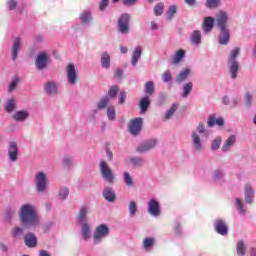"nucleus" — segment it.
Wrapping results in <instances>:
<instances>
[{
	"instance_id": "1",
	"label": "nucleus",
	"mask_w": 256,
	"mask_h": 256,
	"mask_svg": "<svg viewBox=\"0 0 256 256\" xmlns=\"http://www.w3.org/2000/svg\"><path fill=\"white\" fill-rule=\"evenodd\" d=\"M20 219L24 227H35V225H39V215H37L35 207L29 204L21 207Z\"/></svg>"
},
{
	"instance_id": "2",
	"label": "nucleus",
	"mask_w": 256,
	"mask_h": 256,
	"mask_svg": "<svg viewBox=\"0 0 256 256\" xmlns=\"http://www.w3.org/2000/svg\"><path fill=\"white\" fill-rule=\"evenodd\" d=\"M239 56V48L232 50L228 63H229V72L233 79H237V71H239V63L235 61Z\"/></svg>"
},
{
	"instance_id": "3",
	"label": "nucleus",
	"mask_w": 256,
	"mask_h": 256,
	"mask_svg": "<svg viewBox=\"0 0 256 256\" xmlns=\"http://www.w3.org/2000/svg\"><path fill=\"white\" fill-rule=\"evenodd\" d=\"M107 235H109V227L105 224L99 225L94 232V242L99 243Z\"/></svg>"
},
{
	"instance_id": "4",
	"label": "nucleus",
	"mask_w": 256,
	"mask_h": 256,
	"mask_svg": "<svg viewBox=\"0 0 256 256\" xmlns=\"http://www.w3.org/2000/svg\"><path fill=\"white\" fill-rule=\"evenodd\" d=\"M100 170L102 177L108 181V183H113V172L111 171V168H109V165H107V162L101 161Z\"/></svg>"
},
{
	"instance_id": "5",
	"label": "nucleus",
	"mask_w": 256,
	"mask_h": 256,
	"mask_svg": "<svg viewBox=\"0 0 256 256\" xmlns=\"http://www.w3.org/2000/svg\"><path fill=\"white\" fill-rule=\"evenodd\" d=\"M143 127V118H136L129 123V131L132 135H139Z\"/></svg>"
},
{
	"instance_id": "6",
	"label": "nucleus",
	"mask_w": 256,
	"mask_h": 256,
	"mask_svg": "<svg viewBox=\"0 0 256 256\" xmlns=\"http://www.w3.org/2000/svg\"><path fill=\"white\" fill-rule=\"evenodd\" d=\"M129 19H130L129 14H123L118 19V29H119L120 33H128L129 32Z\"/></svg>"
},
{
	"instance_id": "7",
	"label": "nucleus",
	"mask_w": 256,
	"mask_h": 256,
	"mask_svg": "<svg viewBox=\"0 0 256 256\" xmlns=\"http://www.w3.org/2000/svg\"><path fill=\"white\" fill-rule=\"evenodd\" d=\"M148 212L150 215H153V217L159 216L161 213V207L159 206V202L155 199H152L148 202Z\"/></svg>"
},
{
	"instance_id": "8",
	"label": "nucleus",
	"mask_w": 256,
	"mask_h": 256,
	"mask_svg": "<svg viewBox=\"0 0 256 256\" xmlns=\"http://www.w3.org/2000/svg\"><path fill=\"white\" fill-rule=\"evenodd\" d=\"M227 13L224 11H220L216 14V23L219 29H226L227 28V21H228Z\"/></svg>"
},
{
	"instance_id": "9",
	"label": "nucleus",
	"mask_w": 256,
	"mask_h": 256,
	"mask_svg": "<svg viewBox=\"0 0 256 256\" xmlns=\"http://www.w3.org/2000/svg\"><path fill=\"white\" fill-rule=\"evenodd\" d=\"M67 79L70 85H75L77 81V71L73 64H68L67 66Z\"/></svg>"
},
{
	"instance_id": "10",
	"label": "nucleus",
	"mask_w": 256,
	"mask_h": 256,
	"mask_svg": "<svg viewBox=\"0 0 256 256\" xmlns=\"http://www.w3.org/2000/svg\"><path fill=\"white\" fill-rule=\"evenodd\" d=\"M214 227L219 235H227L229 228L225 221L218 219L214 222Z\"/></svg>"
},
{
	"instance_id": "11",
	"label": "nucleus",
	"mask_w": 256,
	"mask_h": 256,
	"mask_svg": "<svg viewBox=\"0 0 256 256\" xmlns=\"http://www.w3.org/2000/svg\"><path fill=\"white\" fill-rule=\"evenodd\" d=\"M36 185L38 191H45V187H47V177L43 174V172H39L36 176Z\"/></svg>"
},
{
	"instance_id": "12",
	"label": "nucleus",
	"mask_w": 256,
	"mask_h": 256,
	"mask_svg": "<svg viewBox=\"0 0 256 256\" xmlns=\"http://www.w3.org/2000/svg\"><path fill=\"white\" fill-rule=\"evenodd\" d=\"M48 59L49 57L47 56V53L45 52L40 53L36 59L37 69H45L47 67Z\"/></svg>"
},
{
	"instance_id": "13",
	"label": "nucleus",
	"mask_w": 256,
	"mask_h": 256,
	"mask_svg": "<svg viewBox=\"0 0 256 256\" xmlns=\"http://www.w3.org/2000/svg\"><path fill=\"white\" fill-rule=\"evenodd\" d=\"M244 195L246 203H253V199L255 198V191L253 190V187L251 185H245Z\"/></svg>"
},
{
	"instance_id": "14",
	"label": "nucleus",
	"mask_w": 256,
	"mask_h": 256,
	"mask_svg": "<svg viewBox=\"0 0 256 256\" xmlns=\"http://www.w3.org/2000/svg\"><path fill=\"white\" fill-rule=\"evenodd\" d=\"M155 145H157V140L153 139L144 144H141L137 148V151H139V153H145V151H149V149H153V147H155Z\"/></svg>"
},
{
	"instance_id": "15",
	"label": "nucleus",
	"mask_w": 256,
	"mask_h": 256,
	"mask_svg": "<svg viewBox=\"0 0 256 256\" xmlns=\"http://www.w3.org/2000/svg\"><path fill=\"white\" fill-rule=\"evenodd\" d=\"M220 37H219V43L221 45H227L229 43V29L227 28H220Z\"/></svg>"
},
{
	"instance_id": "16",
	"label": "nucleus",
	"mask_w": 256,
	"mask_h": 256,
	"mask_svg": "<svg viewBox=\"0 0 256 256\" xmlns=\"http://www.w3.org/2000/svg\"><path fill=\"white\" fill-rule=\"evenodd\" d=\"M214 23L215 19L211 16H208L204 19L203 29L205 33H209V31H212Z\"/></svg>"
},
{
	"instance_id": "17",
	"label": "nucleus",
	"mask_w": 256,
	"mask_h": 256,
	"mask_svg": "<svg viewBox=\"0 0 256 256\" xmlns=\"http://www.w3.org/2000/svg\"><path fill=\"white\" fill-rule=\"evenodd\" d=\"M17 154H18V149H17V144L15 142L10 143L8 155L10 157L11 161H17Z\"/></svg>"
},
{
	"instance_id": "18",
	"label": "nucleus",
	"mask_w": 256,
	"mask_h": 256,
	"mask_svg": "<svg viewBox=\"0 0 256 256\" xmlns=\"http://www.w3.org/2000/svg\"><path fill=\"white\" fill-rule=\"evenodd\" d=\"M21 48V38H16L12 47V59L15 61L17 59V55L19 53V49Z\"/></svg>"
},
{
	"instance_id": "19",
	"label": "nucleus",
	"mask_w": 256,
	"mask_h": 256,
	"mask_svg": "<svg viewBox=\"0 0 256 256\" xmlns=\"http://www.w3.org/2000/svg\"><path fill=\"white\" fill-rule=\"evenodd\" d=\"M24 241L27 247H35L37 245V237L33 233H29L25 236Z\"/></svg>"
},
{
	"instance_id": "20",
	"label": "nucleus",
	"mask_w": 256,
	"mask_h": 256,
	"mask_svg": "<svg viewBox=\"0 0 256 256\" xmlns=\"http://www.w3.org/2000/svg\"><path fill=\"white\" fill-rule=\"evenodd\" d=\"M235 141H237V138L235 137V135H231L224 143L222 151H229V149H231V147L235 145Z\"/></svg>"
},
{
	"instance_id": "21",
	"label": "nucleus",
	"mask_w": 256,
	"mask_h": 256,
	"mask_svg": "<svg viewBox=\"0 0 256 256\" xmlns=\"http://www.w3.org/2000/svg\"><path fill=\"white\" fill-rule=\"evenodd\" d=\"M103 196L106 201H109L110 203L115 201V191L111 188H106L103 192Z\"/></svg>"
},
{
	"instance_id": "22",
	"label": "nucleus",
	"mask_w": 256,
	"mask_h": 256,
	"mask_svg": "<svg viewBox=\"0 0 256 256\" xmlns=\"http://www.w3.org/2000/svg\"><path fill=\"white\" fill-rule=\"evenodd\" d=\"M89 211V207L87 206H82L80 211H79V215H78V220L79 223H85V221H87V213Z\"/></svg>"
},
{
	"instance_id": "23",
	"label": "nucleus",
	"mask_w": 256,
	"mask_h": 256,
	"mask_svg": "<svg viewBox=\"0 0 256 256\" xmlns=\"http://www.w3.org/2000/svg\"><path fill=\"white\" fill-rule=\"evenodd\" d=\"M141 53H142L141 46H138L134 49V52L132 55V65H137V61H139V59H141Z\"/></svg>"
},
{
	"instance_id": "24",
	"label": "nucleus",
	"mask_w": 256,
	"mask_h": 256,
	"mask_svg": "<svg viewBox=\"0 0 256 256\" xmlns=\"http://www.w3.org/2000/svg\"><path fill=\"white\" fill-rule=\"evenodd\" d=\"M192 140L196 151H201V149H203V146L201 145V140L199 139V134L197 132L192 133Z\"/></svg>"
},
{
	"instance_id": "25",
	"label": "nucleus",
	"mask_w": 256,
	"mask_h": 256,
	"mask_svg": "<svg viewBox=\"0 0 256 256\" xmlns=\"http://www.w3.org/2000/svg\"><path fill=\"white\" fill-rule=\"evenodd\" d=\"M149 105H151V100L149 99V97L146 96V97L142 98L140 101L141 113H145V111H147V109H149Z\"/></svg>"
},
{
	"instance_id": "26",
	"label": "nucleus",
	"mask_w": 256,
	"mask_h": 256,
	"mask_svg": "<svg viewBox=\"0 0 256 256\" xmlns=\"http://www.w3.org/2000/svg\"><path fill=\"white\" fill-rule=\"evenodd\" d=\"M189 73H191L189 68H185L182 72H180L179 75L176 76L177 83H182V81H185V79L189 77Z\"/></svg>"
},
{
	"instance_id": "27",
	"label": "nucleus",
	"mask_w": 256,
	"mask_h": 256,
	"mask_svg": "<svg viewBox=\"0 0 256 256\" xmlns=\"http://www.w3.org/2000/svg\"><path fill=\"white\" fill-rule=\"evenodd\" d=\"M27 117H29L28 111H17L13 116L15 121H25V119H27Z\"/></svg>"
},
{
	"instance_id": "28",
	"label": "nucleus",
	"mask_w": 256,
	"mask_h": 256,
	"mask_svg": "<svg viewBox=\"0 0 256 256\" xmlns=\"http://www.w3.org/2000/svg\"><path fill=\"white\" fill-rule=\"evenodd\" d=\"M101 63H102V67H104L105 69H109L110 65H111V57L109 56V54L107 52H104L101 58Z\"/></svg>"
},
{
	"instance_id": "29",
	"label": "nucleus",
	"mask_w": 256,
	"mask_h": 256,
	"mask_svg": "<svg viewBox=\"0 0 256 256\" xmlns=\"http://www.w3.org/2000/svg\"><path fill=\"white\" fill-rule=\"evenodd\" d=\"M183 57H185V51L184 50H178L173 59H172V64L173 65H177V63H179L180 61L183 60Z\"/></svg>"
},
{
	"instance_id": "30",
	"label": "nucleus",
	"mask_w": 256,
	"mask_h": 256,
	"mask_svg": "<svg viewBox=\"0 0 256 256\" xmlns=\"http://www.w3.org/2000/svg\"><path fill=\"white\" fill-rule=\"evenodd\" d=\"M82 236L83 239L87 240L89 237H91V228L89 227V224L84 223L82 224Z\"/></svg>"
},
{
	"instance_id": "31",
	"label": "nucleus",
	"mask_w": 256,
	"mask_h": 256,
	"mask_svg": "<svg viewBox=\"0 0 256 256\" xmlns=\"http://www.w3.org/2000/svg\"><path fill=\"white\" fill-rule=\"evenodd\" d=\"M46 93L53 95V93H57V84L54 82H48L45 86Z\"/></svg>"
},
{
	"instance_id": "32",
	"label": "nucleus",
	"mask_w": 256,
	"mask_h": 256,
	"mask_svg": "<svg viewBox=\"0 0 256 256\" xmlns=\"http://www.w3.org/2000/svg\"><path fill=\"white\" fill-rule=\"evenodd\" d=\"M191 41L192 43L199 45V43H201V32L198 30L194 31L191 36Z\"/></svg>"
},
{
	"instance_id": "33",
	"label": "nucleus",
	"mask_w": 256,
	"mask_h": 256,
	"mask_svg": "<svg viewBox=\"0 0 256 256\" xmlns=\"http://www.w3.org/2000/svg\"><path fill=\"white\" fill-rule=\"evenodd\" d=\"M4 109H5V111H7V113H11L12 111H14L15 110V99L8 100Z\"/></svg>"
},
{
	"instance_id": "34",
	"label": "nucleus",
	"mask_w": 256,
	"mask_h": 256,
	"mask_svg": "<svg viewBox=\"0 0 256 256\" xmlns=\"http://www.w3.org/2000/svg\"><path fill=\"white\" fill-rule=\"evenodd\" d=\"M154 243H155V239H153V238L144 239V241H143L144 249H146V250L151 249V247H153Z\"/></svg>"
},
{
	"instance_id": "35",
	"label": "nucleus",
	"mask_w": 256,
	"mask_h": 256,
	"mask_svg": "<svg viewBox=\"0 0 256 256\" xmlns=\"http://www.w3.org/2000/svg\"><path fill=\"white\" fill-rule=\"evenodd\" d=\"M218 5H221V0H207L206 2L208 9H215Z\"/></svg>"
},
{
	"instance_id": "36",
	"label": "nucleus",
	"mask_w": 256,
	"mask_h": 256,
	"mask_svg": "<svg viewBox=\"0 0 256 256\" xmlns=\"http://www.w3.org/2000/svg\"><path fill=\"white\" fill-rule=\"evenodd\" d=\"M237 253L239 256L245 255V244L242 240L238 241L237 243Z\"/></svg>"
},
{
	"instance_id": "37",
	"label": "nucleus",
	"mask_w": 256,
	"mask_h": 256,
	"mask_svg": "<svg viewBox=\"0 0 256 256\" xmlns=\"http://www.w3.org/2000/svg\"><path fill=\"white\" fill-rule=\"evenodd\" d=\"M80 19L82 21V23H89L90 19H91V12L89 11H84L81 16Z\"/></svg>"
},
{
	"instance_id": "38",
	"label": "nucleus",
	"mask_w": 256,
	"mask_h": 256,
	"mask_svg": "<svg viewBox=\"0 0 256 256\" xmlns=\"http://www.w3.org/2000/svg\"><path fill=\"white\" fill-rule=\"evenodd\" d=\"M107 117L109 121H115V107L110 106L107 109Z\"/></svg>"
},
{
	"instance_id": "39",
	"label": "nucleus",
	"mask_w": 256,
	"mask_h": 256,
	"mask_svg": "<svg viewBox=\"0 0 256 256\" xmlns=\"http://www.w3.org/2000/svg\"><path fill=\"white\" fill-rule=\"evenodd\" d=\"M178 107H179V104H173L171 109L167 111L165 118L171 119V117H173V113H175V111H177Z\"/></svg>"
},
{
	"instance_id": "40",
	"label": "nucleus",
	"mask_w": 256,
	"mask_h": 256,
	"mask_svg": "<svg viewBox=\"0 0 256 256\" xmlns=\"http://www.w3.org/2000/svg\"><path fill=\"white\" fill-rule=\"evenodd\" d=\"M154 86H153V82L148 81L145 85V91L147 93V95H153V91H154Z\"/></svg>"
},
{
	"instance_id": "41",
	"label": "nucleus",
	"mask_w": 256,
	"mask_h": 256,
	"mask_svg": "<svg viewBox=\"0 0 256 256\" xmlns=\"http://www.w3.org/2000/svg\"><path fill=\"white\" fill-rule=\"evenodd\" d=\"M108 103H109V97L105 96L98 103V109H105V107H107Z\"/></svg>"
},
{
	"instance_id": "42",
	"label": "nucleus",
	"mask_w": 256,
	"mask_h": 256,
	"mask_svg": "<svg viewBox=\"0 0 256 256\" xmlns=\"http://www.w3.org/2000/svg\"><path fill=\"white\" fill-rule=\"evenodd\" d=\"M164 5L162 3H158L155 7H154V13L155 15H162L163 14V9H164Z\"/></svg>"
},
{
	"instance_id": "43",
	"label": "nucleus",
	"mask_w": 256,
	"mask_h": 256,
	"mask_svg": "<svg viewBox=\"0 0 256 256\" xmlns=\"http://www.w3.org/2000/svg\"><path fill=\"white\" fill-rule=\"evenodd\" d=\"M184 94L183 97H187L191 93V90L193 89V83L189 82L188 84L184 85Z\"/></svg>"
},
{
	"instance_id": "44",
	"label": "nucleus",
	"mask_w": 256,
	"mask_h": 256,
	"mask_svg": "<svg viewBox=\"0 0 256 256\" xmlns=\"http://www.w3.org/2000/svg\"><path fill=\"white\" fill-rule=\"evenodd\" d=\"M251 101H253V96L247 92L244 96V103L247 107H251Z\"/></svg>"
},
{
	"instance_id": "45",
	"label": "nucleus",
	"mask_w": 256,
	"mask_h": 256,
	"mask_svg": "<svg viewBox=\"0 0 256 256\" xmlns=\"http://www.w3.org/2000/svg\"><path fill=\"white\" fill-rule=\"evenodd\" d=\"M174 13H177V6L173 5V6H170L168 11H167L168 19H172Z\"/></svg>"
},
{
	"instance_id": "46",
	"label": "nucleus",
	"mask_w": 256,
	"mask_h": 256,
	"mask_svg": "<svg viewBox=\"0 0 256 256\" xmlns=\"http://www.w3.org/2000/svg\"><path fill=\"white\" fill-rule=\"evenodd\" d=\"M130 215H135L137 213V203L135 201H131L129 205Z\"/></svg>"
},
{
	"instance_id": "47",
	"label": "nucleus",
	"mask_w": 256,
	"mask_h": 256,
	"mask_svg": "<svg viewBox=\"0 0 256 256\" xmlns=\"http://www.w3.org/2000/svg\"><path fill=\"white\" fill-rule=\"evenodd\" d=\"M220 146H221V138H216V139L212 142V150H213V151H217V149H219Z\"/></svg>"
},
{
	"instance_id": "48",
	"label": "nucleus",
	"mask_w": 256,
	"mask_h": 256,
	"mask_svg": "<svg viewBox=\"0 0 256 256\" xmlns=\"http://www.w3.org/2000/svg\"><path fill=\"white\" fill-rule=\"evenodd\" d=\"M118 91H119V87H117V86H112V87L110 88L109 92H108L109 97H112V98H113V97H116Z\"/></svg>"
},
{
	"instance_id": "49",
	"label": "nucleus",
	"mask_w": 256,
	"mask_h": 256,
	"mask_svg": "<svg viewBox=\"0 0 256 256\" xmlns=\"http://www.w3.org/2000/svg\"><path fill=\"white\" fill-rule=\"evenodd\" d=\"M162 79L164 83H169L171 81V71L167 70L166 72L163 73Z\"/></svg>"
},
{
	"instance_id": "50",
	"label": "nucleus",
	"mask_w": 256,
	"mask_h": 256,
	"mask_svg": "<svg viewBox=\"0 0 256 256\" xmlns=\"http://www.w3.org/2000/svg\"><path fill=\"white\" fill-rule=\"evenodd\" d=\"M236 205L242 215H245V208L243 207V202H241V199H236Z\"/></svg>"
},
{
	"instance_id": "51",
	"label": "nucleus",
	"mask_w": 256,
	"mask_h": 256,
	"mask_svg": "<svg viewBox=\"0 0 256 256\" xmlns=\"http://www.w3.org/2000/svg\"><path fill=\"white\" fill-rule=\"evenodd\" d=\"M68 196H69V190L67 188H63L60 190V193H59L60 199H67Z\"/></svg>"
},
{
	"instance_id": "52",
	"label": "nucleus",
	"mask_w": 256,
	"mask_h": 256,
	"mask_svg": "<svg viewBox=\"0 0 256 256\" xmlns=\"http://www.w3.org/2000/svg\"><path fill=\"white\" fill-rule=\"evenodd\" d=\"M124 181L126 185H133V179L131 178V175L128 172L124 173Z\"/></svg>"
},
{
	"instance_id": "53",
	"label": "nucleus",
	"mask_w": 256,
	"mask_h": 256,
	"mask_svg": "<svg viewBox=\"0 0 256 256\" xmlns=\"http://www.w3.org/2000/svg\"><path fill=\"white\" fill-rule=\"evenodd\" d=\"M15 7H17V1H15V0H8V9L10 11H13V9H15Z\"/></svg>"
},
{
	"instance_id": "54",
	"label": "nucleus",
	"mask_w": 256,
	"mask_h": 256,
	"mask_svg": "<svg viewBox=\"0 0 256 256\" xmlns=\"http://www.w3.org/2000/svg\"><path fill=\"white\" fill-rule=\"evenodd\" d=\"M125 99H127V94H125V92H120L119 94L120 105H123V103H125Z\"/></svg>"
},
{
	"instance_id": "55",
	"label": "nucleus",
	"mask_w": 256,
	"mask_h": 256,
	"mask_svg": "<svg viewBox=\"0 0 256 256\" xmlns=\"http://www.w3.org/2000/svg\"><path fill=\"white\" fill-rule=\"evenodd\" d=\"M19 235H23V229L17 227V228H14L13 230V236L14 237H19Z\"/></svg>"
},
{
	"instance_id": "56",
	"label": "nucleus",
	"mask_w": 256,
	"mask_h": 256,
	"mask_svg": "<svg viewBox=\"0 0 256 256\" xmlns=\"http://www.w3.org/2000/svg\"><path fill=\"white\" fill-rule=\"evenodd\" d=\"M216 120L217 119H215V116L211 115L208 118V127H213V125H215V123H216Z\"/></svg>"
},
{
	"instance_id": "57",
	"label": "nucleus",
	"mask_w": 256,
	"mask_h": 256,
	"mask_svg": "<svg viewBox=\"0 0 256 256\" xmlns=\"http://www.w3.org/2000/svg\"><path fill=\"white\" fill-rule=\"evenodd\" d=\"M109 3V0H102L101 3H100V11H103L105 9V7H107Z\"/></svg>"
},
{
	"instance_id": "58",
	"label": "nucleus",
	"mask_w": 256,
	"mask_h": 256,
	"mask_svg": "<svg viewBox=\"0 0 256 256\" xmlns=\"http://www.w3.org/2000/svg\"><path fill=\"white\" fill-rule=\"evenodd\" d=\"M221 177H223V173L221 171L217 170L214 173V179H221Z\"/></svg>"
},
{
	"instance_id": "59",
	"label": "nucleus",
	"mask_w": 256,
	"mask_h": 256,
	"mask_svg": "<svg viewBox=\"0 0 256 256\" xmlns=\"http://www.w3.org/2000/svg\"><path fill=\"white\" fill-rule=\"evenodd\" d=\"M17 87V80L12 81V83L9 86V91H13Z\"/></svg>"
},
{
	"instance_id": "60",
	"label": "nucleus",
	"mask_w": 256,
	"mask_h": 256,
	"mask_svg": "<svg viewBox=\"0 0 256 256\" xmlns=\"http://www.w3.org/2000/svg\"><path fill=\"white\" fill-rule=\"evenodd\" d=\"M197 131L198 133H203V131H205V126H203V124H199L197 127Z\"/></svg>"
},
{
	"instance_id": "61",
	"label": "nucleus",
	"mask_w": 256,
	"mask_h": 256,
	"mask_svg": "<svg viewBox=\"0 0 256 256\" xmlns=\"http://www.w3.org/2000/svg\"><path fill=\"white\" fill-rule=\"evenodd\" d=\"M223 123H224L223 118L216 119V125H218L219 127H221L223 125Z\"/></svg>"
},
{
	"instance_id": "62",
	"label": "nucleus",
	"mask_w": 256,
	"mask_h": 256,
	"mask_svg": "<svg viewBox=\"0 0 256 256\" xmlns=\"http://www.w3.org/2000/svg\"><path fill=\"white\" fill-rule=\"evenodd\" d=\"M64 164H65L67 167H69V165H71V158H69V157L64 158Z\"/></svg>"
},
{
	"instance_id": "63",
	"label": "nucleus",
	"mask_w": 256,
	"mask_h": 256,
	"mask_svg": "<svg viewBox=\"0 0 256 256\" xmlns=\"http://www.w3.org/2000/svg\"><path fill=\"white\" fill-rule=\"evenodd\" d=\"M137 0H123L124 5H133Z\"/></svg>"
},
{
	"instance_id": "64",
	"label": "nucleus",
	"mask_w": 256,
	"mask_h": 256,
	"mask_svg": "<svg viewBox=\"0 0 256 256\" xmlns=\"http://www.w3.org/2000/svg\"><path fill=\"white\" fill-rule=\"evenodd\" d=\"M40 256H50L49 253H47V251L42 250L40 251Z\"/></svg>"
}]
</instances>
